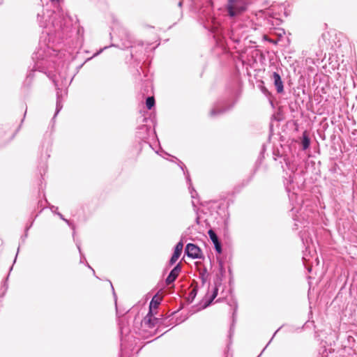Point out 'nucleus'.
<instances>
[{
    "instance_id": "nucleus-1",
    "label": "nucleus",
    "mask_w": 357,
    "mask_h": 357,
    "mask_svg": "<svg viewBox=\"0 0 357 357\" xmlns=\"http://www.w3.org/2000/svg\"><path fill=\"white\" fill-rule=\"evenodd\" d=\"M37 19L39 26L47 29L46 33L49 37L55 36L63 38L68 36L70 31L68 19L61 14L51 10H43L42 14L38 13Z\"/></svg>"
},
{
    "instance_id": "nucleus-2",
    "label": "nucleus",
    "mask_w": 357,
    "mask_h": 357,
    "mask_svg": "<svg viewBox=\"0 0 357 357\" xmlns=\"http://www.w3.org/2000/svg\"><path fill=\"white\" fill-rule=\"evenodd\" d=\"M257 24L252 19L243 15L233 22L229 36L230 39L235 43H238L245 33H248L250 30H257Z\"/></svg>"
},
{
    "instance_id": "nucleus-3",
    "label": "nucleus",
    "mask_w": 357,
    "mask_h": 357,
    "mask_svg": "<svg viewBox=\"0 0 357 357\" xmlns=\"http://www.w3.org/2000/svg\"><path fill=\"white\" fill-rule=\"evenodd\" d=\"M60 51L56 49L53 45L46 44L45 41L40 40L37 50L33 54L34 56L33 58L41 61L51 59L52 62H56L54 58L57 56L60 57Z\"/></svg>"
},
{
    "instance_id": "nucleus-4",
    "label": "nucleus",
    "mask_w": 357,
    "mask_h": 357,
    "mask_svg": "<svg viewBox=\"0 0 357 357\" xmlns=\"http://www.w3.org/2000/svg\"><path fill=\"white\" fill-rule=\"evenodd\" d=\"M245 8L246 4L243 0H229L227 4L228 13L231 17L236 16Z\"/></svg>"
},
{
    "instance_id": "nucleus-5",
    "label": "nucleus",
    "mask_w": 357,
    "mask_h": 357,
    "mask_svg": "<svg viewBox=\"0 0 357 357\" xmlns=\"http://www.w3.org/2000/svg\"><path fill=\"white\" fill-rule=\"evenodd\" d=\"M185 252L188 257L192 259H202L203 257L201 249L193 243L186 245Z\"/></svg>"
},
{
    "instance_id": "nucleus-6",
    "label": "nucleus",
    "mask_w": 357,
    "mask_h": 357,
    "mask_svg": "<svg viewBox=\"0 0 357 357\" xmlns=\"http://www.w3.org/2000/svg\"><path fill=\"white\" fill-rule=\"evenodd\" d=\"M271 78L273 82L277 92L278 93H282L284 92V85L280 75L277 72H273Z\"/></svg>"
},
{
    "instance_id": "nucleus-7",
    "label": "nucleus",
    "mask_w": 357,
    "mask_h": 357,
    "mask_svg": "<svg viewBox=\"0 0 357 357\" xmlns=\"http://www.w3.org/2000/svg\"><path fill=\"white\" fill-rule=\"evenodd\" d=\"M181 271V266L180 264H178L169 273L168 276L165 280V282L167 285L174 282L177 277L178 276L180 272Z\"/></svg>"
},
{
    "instance_id": "nucleus-8",
    "label": "nucleus",
    "mask_w": 357,
    "mask_h": 357,
    "mask_svg": "<svg viewBox=\"0 0 357 357\" xmlns=\"http://www.w3.org/2000/svg\"><path fill=\"white\" fill-rule=\"evenodd\" d=\"M183 248V243L182 242V241L177 243V244L176 245V246L174 248V252L169 260L170 266H172L173 264H174L176 262V261L178 260V259L179 258V257L181 254Z\"/></svg>"
},
{
    "instance_id": "nucleus-9",
    "label": "nucleus",
    "mask_w": 357,
    "mask_h": 357,
    "mask_svg": "<svg viewBox=\"0 0 357 357\" xmlns=\"http://www.w3.org/2000/svg\"><path fill=\"white\" fill-rule=\"evenodd\" d=\"M208 234L210 237V239L214 244V247L216 252L220 254L222 252V246L220 242L219 241L217 234L213 229H209L208 231Z\"/></svg>"
},
{
    "instance_id": "nucleus-10",
    "label": "nucleus",
    "mask_w": 357,
    "mask_h": 357,
    "mask_svg": "<svg viewBox=\"0 0 357 357\" xmlns=\"http://www.w3.org/2000/svg\"><path fill=\"white\" fill-rule=\"evenodd\" d=\"M158 321V319L153 317L152 312L147 314V315L144 319V325L147 326L149 328L154 327Z\"/></svg>"
},
{
    "instance_id": "nucleus-11",
    "label": "nucleus",
    "mask_w": 357,
    "mask_h": 357,
    "mask_svg": "<svg viewBox=\"0 0 357 357\" xmlns=\"http://www.w3.org/2000/svg\"><path fill=\"white\" fill-rule=\"evenodd\" d=\"M61 89L59 88H56V111L53 119L56 117V116L59 113V112L63 108L62 100L60 95Z\"/></svg>"
},
{
    "instance_id": "nucleus-12",
    "label": "nucleus",
    "mask_w": 357,
    "mask_h": 357,
    "mask_svg": "<svg viewBox=\"0 0 357 357\" xmlns=\"http://www.w3.org/2000/svg\"><path fill=\"white\" fill-rule=\"evenodd\" d=\"M161 300H162L160 296H158L157 294L153 297L152 300L150 302V305H149V314L151 313L153 308H154V309L158 308V305H160V303L161 302Z\"/></svg>"
},
{
    "instance_id": "nucleus-13",
    "label": "nucleus",
    "mask_w": 357,
    "mask_h": 357,
    "mask_svg": "<svg viewBox=\"0 0 357 357\" xmlns=\"http://www.w3.org/2000/svg\"><path fill=\"white\" fill-rule=\"evenodd\" d=\"M310 144V139L307 135V133L306 131L303 132V137H302V145H303V149L306 150L309 148Z\"/></svg>"
},
{
    "instance_id": "nucleus-14",
    "label": "nucleus",
    "mask_w": 357,
    "mask_h": 357,
    "mask_svg": "<svg viewBox=\"0 0 357 357\" xmlns=\"http://www.w3.org/2000/svg\"><path fill=\"white\" fill-rule=\"evenodd\" d=\"M227 109H219L218 107H214L210 112V115L212 117L216 116L226 112Z\"/></svg>"
},
{
    "instance_id": "nucleus-15",
    "label": "nucleus",
    "mask_w": 357,
    "mask_h": 357,
    "mask_svg": "<svg viewBox=\"0 0 357 357\" xmlns=\"http://www.w3.org/2000/svg\"><path fill=\"white\" fill-rule=\"evenodd\" d=\"M218 288L215 287H214L213 289V294H211V297L208 298V300L206 301V304H205V307H207L211 303L212 301H213V299L217 296L218 295Z\"/></svg>"
},
{
    "instance_id": "nucleus-16",
    "label": "nucleus",
    "mask_w": 357,
    "mask_h": 357,
    "mask_svg": "<svg viewBox=\"0 0 357 357\" xmlns=\"http://www.w3.org/2000/svg\"><path fill=\"white\" fill-rule=\"evenodd\" d=\"M146 107L149 109H151L155 105V99L153 97H148L146 101Z\"/></svg>"
},
{
    "instance_id": "nucleus-17",
    "label": "nucleus",
    "mask_w": 357,
    "mask_h": 357,
    "mask_svg": "<svg viewBox=\"0 0 357 357\" xmlns=\"http://www.w3.org/2000/svg\"><path fill=\"white\" fill-rule=\"evenodd\" d=\"M186 179H187L188 182L189 183V185H190V186H189V188L190 189V194H191V197H192V199H195V197H196V195H197V192H196V191H195L192 188V189H191V180H190V176H189V174H188V175L186 176Z\"/></svg>"
},
{
    "instance_id": "nucleus-18",
    "label": "nucleus",
    "mask_w": 357,
    "mask_h": 357,
    "mask_svg": "<svg viewBox=\"0 0 357 357\" xmlns=\"http://www.w3.org/2000/svg\"><path fill=\"white\" fill-rule=\"evenodd\" d=\"M207 277H208V275H207L206 271H204V272L200 273V278L202 280V282L203 284L206 282Z\"/></svg>"
},
{
    "instance_id": "nucleus-19",
    "label": "nucleus",
    "mask_w": 357,
    "mask_h": 357,
    "mask_svg": "<svg viewBox=\"0 0 357 357\" xmlns=\"http://www.w3.org/2000/svg\"><path fill=\"white\" fill-rule=\"evenodd\" d=\"M77 248L79 250V252L80 253V255H81V258H80V263H83L84 262V260L86 262V265L89 267V264L88 263V261H86V259L85 257H82V252H81V249H80V246L79 245H77Z\"/></svg>"
},
{
    "instance_id": "nucleus-20",
    "label": "nucleus",
    "mask_w": 357,
    "mask_h": 357,
    "mask_svg": "<svg viewBox=\"0 0 357 357\" xmlns=\"http://www.w3.org/2000/svg\"><path fill=\"white\" fill-rule=\"evenodd\" d=\"M261 84H262L260 86V89L261 92L265 95H268L269 93L268 89L264 86L263 82H261Z\"/></svg>"
},
{
    "instance_id": "nucleus-21",
    "label": "nucleus",
    "mask_w": 357,
    "mask_h": 357,
    "mask_svg": "<svg viewBox=\"0 0 357 357\" xmlns=\"http://www.w3.org/2000/svg\"><path fill=\"white\" fill-rule=\"evenodd\" d=\"M197 294V289L196 288H194L192 291L190 292V296L192 297V298H195V296Z\"/></svg>"
},
{
    "instance_id": "nucleus-22",
    "label": "nucleus",
    "mask_w": 357,
    "mask_h": 357,
    "mask_svg": "<svg viewBox=\"0 0 357 357\" xmlns=\"http://www.w3.org/2000/svg\"><path fill=\"white\" fill-rule=\"evenodd\" d=\"M50 208H51V210H52V211L53 213H56H56H59V212L57 211V210H58V207L54 206H52Z\"/></svg>"
},
{
    "instance_id": "nucleus-23",
    "label": "nucleus",
    "mask_w": 357,
    "mask_h": 357,
    "mask_svg": "<svg viewBox=\"0 0 357 357\" xmlns=\"http://www.w3.org/2000/svg\"><path fill=\"white\" fill-rule=\"evenodd\" d=\"M56 214L59 216V218H60L61 219H62L63 220H64V221H65V222H66L67 223H69V221H68V220L65 219V218H63V215H62L61 213H56Z\"/></svg>"
},
{
    "instance_id": "nucleus-24",
    "label": "nucleus",
    "mask_w": 357,
    "mask_h": 357,
    "mask_svg": "<svg viewBox=\"0 0 357 357\" xmlns=\"http://www.w3.org/2000/svg\"><path fill=\"white\" fill-rule=\"evenodd\" d=\"M31 225H32V222L31 223V225L29 227H26L24 238H26L27 236V231L29 229V228L31 227Z\"/></svg>"
},
{
    "instance_id": "nucleus-25",
    "label": "nucleus",
    "mask_w": 357,
    "mask_h": 357,
    "mask_svg": "<svg viewBox=\"0 0 357 357\" xmlns=\"http://www.w3.org/2000/svg\"><path fill=\"white\" fill-rule=\"evenodd\" d=\"M52 81H53V82H54V84L55 86H56V87H57V86H58L57 81H56V80H55L54 79H52Z\"/></svg>"
},
{
    "instance_id": "nucleus-26",
    "label": "nucleus",
    "mask_w": 357,
    "mask_h": 357,
    "mask_svg": "<svg viewBox=\"0 0 357 357\" xmlns=\"http://www.w3.org/2000/svg\"><path fill=\"white\" fill-rule=\"evenodd\" d=\"M178 6H179V7H181V6H182V5H183V1H180L178 2Z\"/></svg>"
},
{
    "instance_id": "nucleus-27",
    "label": "nucleus",
    "mask_w": 357,
    "mask_h": 357,
    "mask_svg": "<svg viewBox=\"0 0 357 357\" xmlns=\"http://www.w3.org/2000/svg\"><path fill=\"white\" fill-rule=\"evenodd\" d=\"M26 114V110H25V112H24V117H23L22 120V123L23 122L24 119L25 118Z\"/></svg>"
},
{
    "instance_id": "nucleus-28",
    "label": "nucleus",
    "mask_w": 357,
    "mask_h": 357,
    "mask_svg": "<svg viewBox=\"0 0 357 357\" xmlns=\"http://www.w3.org/2000/svg\"><path fill=\"white\" fill-rule=\"evenodd\" d=\"M99 52H97V53L94 54L93 56H91V59L93 56H95L98 55V54H99Z\"/></svg>"
},
{
    "instance_id": "nucleus-29",
    "label": "nucleus",
    "mask_w": 357,
    "mask_h": 357,
    "mask_svg": "<svg viewBox=\"0 0 357 357\" xmlns=\"http://www.w3.org/2000/svg\"><path fill=\"white\" fill-rule=\"evenodd\" d=\"M90 270H91L93 273H95L94 270H93L91 267L90 268Z\"/></svg>"
},
{
    "instance_id": "nucleus-30",
    "label": "nucleus",
    "mask_w": 357,
    "mask_h": 357,
    "mask_svg": "<svg viewBox=\"0 0 357 357\" xmlns=\"http://www.w3.org/2000/svg\"><path fill=\"white\" fill-rule=\"evenodd\" d=\"M39 68L38 63H37L36 65V68Z\"/></svg>"
},
{
    "instance_id": "nucleus-31",
    "label": "nucleus",
    "mask_w": 357,
    "mask_h": 357,
    "mask_svg": "<svg viewBox=\"0 0 357 357\" xmlns=\"http://www.w3.org/2000/svg\"><path fill=\"white\" fill-rule=\"evenodd\" d=\"M110 286H111V287H112V290H114V287H113L112 284H110Z\"/></svg>"
},
{
    "instance_id": "nucleus-32",
    "label": "nucleus",
    "mask_w": 357,
    "mask_h": 357,
    "mask_svg": "<svg viewBox=\"0 0 357 357\" xmlns=\"http://www.w3.org/2000/svg\"><path fill=\"white\" fill-rule=\"evenodd\" d=\"M110 286H111V287H112V290H114V287H113L112 284H110Z\"/></svg>"
},
{
    "instance_id": "nucleus-33",
    "label": "nucleus",
    "mask_w": 357,
    "mask_h": 357,
    "mask_svg": "<svg viewBox=\"0 0 357 357\" xmlns=\"http://www.w3.org/2000/svg\"><path fill=\"white\" fill-rule=\"evenodd\" d=\"M110 286H111V287H112V290H114V287H113L112 284H110Z\"/></svg>"
},
{
    "instance_id": "nucleus-34",
    "label": "nucleus",
    "mask_w": 357,
    "mask_h": 357,
    "mask_svg": "<svg viewBox=\"0 0 357 357\" xmlns=\"http://www.w3.org/2000/svg\"><path fill=\"white\" fill-rule=\"evenodd\" d=\"M110 286H111V287H112V290H114V287H113L112 284H110Z\"/></svg>"
},
{
    "instance_id": "nucleus-35",
    "label": "nucleus",
    "mask_w": 357,
    "mask_h": 357,
    "mask_svg": "<svg viewBox=\"0 0 357 357\" xmlns=\"http://www.w3.org/2000/svg\"><path fill=\"white\" fill-rule=\"evenodd\" d=\"M303 259L304 260H307V259H306L305 256H304V257H303Z\"/></svg>"
}]
</instances>
